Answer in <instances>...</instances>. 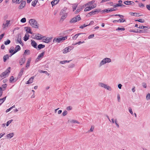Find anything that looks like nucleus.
<instances>
[{"mask_svg":"<svg viewBox=\"0 0 150 150\" xmlns=\"http://www.w3.org/2000/svg\"><path fill=\"white\" fill-rule=\"evenodd\" d=\"M72 109V107L70 106H68L67 108V109L68 110H71Z\"/></svg>","mask_w":150,"mask_h":150,"instance_id":"774afa93","label":"nucleus"},{"mask_svg":"<svg viewBox=\"0 0 150 150\" xmlns=\"http://www.w3.org/2000/svg\"><path fill=\"white\" fill-rule=\"evenodd\" d=\"M25 61V58H21L19 61V63L20 65H21L23 64Z\"/></svg>","mask_w":150,"mask_h":150,"instance_id":"4468645a","label":"nucleus"},{"mask_svg":"<svg viewBox=\"0 0 150 150\" xmlns=\"http://www.w3.org/2000/svg\"><path fill=\"white\" fill-rule=\"evenodd\" d=\"M9 57V55L8 54H6L4 55L3 57L4 61V62H5L6 60L8 59Z\"/></svg>","mask_w":150,"mask_h":150,"instance_id":"2f4dec72","label":"nucleus"},{"mask_svg":"<svg viewBox=\"0 0 150 150\" xmlns=\"http://www.w3.org/2000/svg\"><path fill=\"white\" fill-rule=\"evenodd\" d=\"M60 15L61 16H67V13L66 12L65 10H62L60 13Z\"/></svg>","mask_w":150,"mask_h":150,"instance_id":"dca6fc26","label":"nucleus"},{"mask_svg":"<svg viewBox=\"0 0 150 150\" xmlns=\"http://www.w3.org/2000/svg\"><path fill=\"white\" fill-rule=\"evenodd\" d=\"M43 42L48 43H49L52 40V38L47 37L46 38L45 36L43 37Z\"/></svg>","mask_w":150,"mask_h":150,"instance_id":"423d86ee","label":"nucleus"},{"mask_svg":"<svg viewBox=\"0 0 150 150\" xmlns=\"http://www.w3.org/2000/svg\"><path fill=\"white\" fill-rule=\"evenodd\" d=\"M87 26H88V25H86V24H84L83 25H82L81 26H80L79 28H81V29H83L84 28Z\"/></svg>","mask_w":150,"mask_h":150,"instance_id":"864d4df0","label":"nucleus"},{"mask_svg":"<svg viewBox=\"0 0 150 150\" xmlns=\"http://www.w3.org/2000/svg\"><path fill=\"white\" fill-rule=\"evenodd\" d=\"M67 36H65V37L61 38H54L53 40V42H60L64 40L67 39Z\"/></svg>","mask_w":150,"mask_h":150,"instance_id":"39448f33","label":"nucleus"},{"mask_svg":"<svg viewBox=\"0 0 150 150\" xmlns=\"http://www.w3.org/2000/svg\"><path fill=\"white\" fill-rule=\"evenodd\" d=\"M105 64V62L104 59H103L100 62L99 64V67H100L102 65H104Z\"/></svg>","mask_w":150,"mask_h":150,"instance_id":"7c9ffc66","label":"nucleus"},{"mask_svg":"<svg viewBox=\"0 0 150 150\" xmlns=\"http://www.w3.org/2000/svg\"><path fill=\"white\" fill-rule=\"evenodd\" d=\"M11 69L10 67L8 68L6 70L2 73L0 75V80H1L4 78L8 76L10 72V69Z\"/></svg>","mask_w":150,"mask_h":150,"instance_id":"f257e3e1","label":"nucleus"},{"mask_svg":"<svg viewBox=\"0 0 150 150\" xmlns=\"http://www.w3.org/2000/svg\"><path fill=\"white\" fill-rule=\"evenodd\" d=\"M14 135V133H11L8 134L6 136V137L7 138H11L13 137Z\"/></svg>","mask_w":150,"mask_h":150,"instance_id":"5701e85b","label":"nucleus"},{"mask_svg":"<svg viewBox=\"0 0 150 150\" xmlns=\"http://www.w3.org/2000/svg\"><path fill=\"white\" fill-rule=\"evenodd\" d=\"M14 48L13 47H11L9 50V52L10 53H13L14 52Z\"/></svg>","mask_w":150,"mask_h":150,"instance_id":"49530a36","label":"nucleus"},{"mask_svg":"<svg viewBox=\"0 0 150 150\" xmlns=\"http://www.w3.org/2000/svg\"><path fill=\"white\" fill-rule=\"evenodd\" d=\"M31 45L34 48H37V44L34 40H31Z\"/></svg>","mask_w":150,"mask_h":150,"instance_id":"f3484780","label":"nucleus"},{"mask_svg":"<svg viewBox=\"0 0 150 150\" xmlns=\"http://www.w3.org/2000/svg\"><path fill=\"white\" fill-rule=\"evenodd\" d=\"M139 6L140 7H144V5L142 3H139Z\"/></svg>","mask_w":150,"mask_h":150,"instance_id":"69168bd1","label":"nucleus"},{"mask_svg":"<svg viewBox=\"0 0 150 150\" xmlns=\"http://www.w3.org/2000/svg\"><path fill=\"white\" fill-rule=\"evenodd\" d=\"M38 0H34L32 2V5L34 7H35L36 5V4L38 2Z\"/></svg>","mask_w":150,"mask_h":150,"instance_id":"c756f323","label":"nucleus"},{"mask_svg":"<svg viewBox=\"0 0 150 150\" xmlns=\"http://www.w3.org/2000/svg\"><path fill=\"white\" fill-rule=\"evenodd\" d=\"M13 121V120H11L8 121L6 124V126H8Z\"/></svg>","mask_w":150,"mask_h":150,"instance_id":"8fccbe9b","label":"nucleus"},{"mask_svg":"<svg viewBox=\"0 0 150 150\" xmlns=\"http://www.w3.org/2000/svg\"><path fill=\"white\" fill-rule=\"evenodd\" d=\"M29 35L28 34H26L25 36L24 37V40L25 41H26L29 39Z\"/></svg>","mask_w":150,"mask_h":150,"instance_id":"cd10ccee","label":"nucleus"},{"mask_svg":"<svg viewBox=\"0 0 150 150\" xmlns=\"http://www.w3.org/2000/svg\"><path fill=\"white\" fill-rule=\"evenodd\" d=\"M26 19L25 18H23L21 19V21L22 23H24L26 22Z\"/></svg>","mask_w":150,"mask_h":150,"instance_id":"3c124183","label":"nucleus"},{"mask_svg":"<svg viewBox=\"0 0 150 150\" xmlns=\"http://www.w3.org/2000/svg\"><path fill=\"white\" fill-rule=\"evenodd\" d=\"M67 111L66 110H65L63 112L62 115L63 116H65L67 115Z\"/></svg>","mask_w":150,"mask_h":150,"instance_id":"4d7b16f0","label":"nucleus"},{"mask_svg":"<svg viewBox=\"0 0 150 150\" xmlns=\"http://www.w3.org/2000/svg\"><path fill=\"white\" fill-rule=\"evenodd\" d=\"M112 122V123L114 124L115 123V122H117V119H115L114 118H112L111 119Z\"/></svg>","mask_w":150,"mask_h":150,"instance_id":"603ef678","label":"nucleus"},{"mask_svg":"<svg viewBox=\"0 0 150 150\" xmlns=\"http://www.w3.org/2000/svg\"><path fill=\"white\" fill-rule=\"evenodd\" d=\"M124 3L127 5H132L134 4V2L132 1H124Z\"/></svg>","mask_w":150,"mask_h":150,"instance_id":"9b49d317","label":"nucleus"},{"mask_svg":"<svg viewBox=\"0 0 150 150\" xmlns=\"http://www.w3.org/2000/svg\"><path fill=\"white\" fill-rule=\"evenodd\" d=\"M30 61H31V59L30 58H29L26 64V67L27 68H28V67H29V66H30Z\"/></svg>","mask_w":150,"mask_h":150,"instance_id":"bb28decb","label":"nucleus"},{"mask_svg":"<svg viewBox=\"0 0 150 150\" xmlns=\"http://www.w3.org/2000/svg\"><path fill=\"white\" fill-rule=\"evenodd\" d=\"M59 1V0H53L51 2V4L52 6H53L57 4Z\"/></svg>","mask_w":150,"mask_h":150,"instance_id":"393cba45","label":"nucleus"},{"mask_svg":"<svg viewBox=\"0 0 150 150\" xmlns=\"http://www.w3.org/2000/svg\"><path fill=\"white\" fill-rule=\"evenodd\" d=\"M81 19L80 16L78 15L71 19L69 21V23H74L79 21Z\"/></svg>","mask_w":150,"mask_h":150,"instance_id":"20e7f679","label":"nucleus"},{"mask_svg":"<svg viewBox=\"0 0 150 150\" xmlns=\"http://www.w3.org/2000/svg\"><path fill=\"white\" fill-rule=\"evenodd\" d=\"M98 86L99 87L104 88L109 91H111L112 89L110 86L102 82L99 83H98Z\"/></svg>","mask_w":150,"mask_h":150,"instance_id":"7ed1b4c3","label":"nucleus"},{"mask_svg":"<svg viewBox=\"0 0 150 150\" xmlns=\"http://www.w3.org/2000/svg\"><path fill=\"white\" fill-rule=\"evenodd\" d=\"M17 42H16V43H19L22 45H23V43L21 41V36H18L17 39Z\"/></svg>","mask_w":150,"mask_h":150,"instance_id":"aec40b11","label":"nucleus"},{"mask_svg":"<svg viewBox=\"0 0 150 150\" xmlns=\"http://www.w3.org/2000/svg\"><path fill=\"white\" fill-rule=\"evenodd\" d=\"M25 29L26 31L30 34H32L33 33L31 31V30L30 27H25Z\"/></svg>","mask_w":150,"mask_h":150,"instance_id":"2eb2a0df","label":"nucleus"},{"mask_svg":"<svg viewBox=\"0 0 150 150\" xmlns=\"http://www.w3.org/2000/svg\"><path fill=\"white\" fill-rule=\"evenodd\" d=\"M34 76H33L29 79V80L26 82V84H30L33 83V80L34 79Z\"/></svg>","mask_w":150,"mask_h":150,"instance_id":"f8f14e48","label":"nucleus"},{"mask_svg":"<svg viewBox=\"0 0 150 150\" xmlns=\"http://www.w3.org/2000/svg\"><path fill=\"white\" fill-rule=\"evenodd\" d=\"M131 16H133L136 17L140 16L139 13L131 12L129 13Z\"/></svg>","mask_w":150,"mask_h":150,"instance_id":"412c9836","label":"nucleus"},{"mask_svg":"<svg viewBox=\"0 0 150 150\" xmlns=\"http://www.w3.org/2000/svg\"><path fill=\"white\" fill-rule=\"evenodd\" d=\"M45 47V45H43L42 44H40L38 46V47L39 50H40L42 48H44Z\"/></svg>","mask_w":150,"mask_h":150,"instance_id":"72a5a7b5","label":"nucleus"},{"mask_svg":"<svg viewBox=\"0 0 150 150\" xmlns=\"http://www.w3.org/2000/svg\"><path fill=\"white\" fill-rule=\"evenodd\" d=\"M105 61V64L107 63H110L111 62V59L109 58H105L103 59Z\"/></svg>","mask_w":150,"mask_h":150,"instance_id":"b1692460","label":"nucleus"},{"mask_svg":"<svg viewBox=\"0 0 150 150\" xmlns=\"http://www.w3.org/2000/svg\"><path fill=\"white\" fill-rule=\"evenodd\" d=\"M6 97H5L2 98L0 99V105L3 103L5 100Z\"/></svg>","mask_w":150,"mask_h":150,"instance_id":"c9c22d12","label":"nucleus"},{"mask_svg":"<svg viewBox=\"0 0 150 150\" xmlns=\"http://www.w3.org/2000/svg\"><path fill=\"white\" fill-rule=\"evenodd\" d=\"M2 88L0 87V97L1 96L2 94Z\"/></svg>","mask_w":150,"mask_h":150,"instance_id":"0e129e2a","label":"nucleus"},{"mask_svg":"<svg viewBox=\"0 0 150 150\" xmlns=\"http://www.w3.org/2000/svg\"><path fill=\"white\" fill-rule=\"evenodd\" d=\"M12 2L13 3H16L17 4H20L19 0H12Z\"/></svg>","mask_w":150,"mask_h":150,"instance_id":"bf43d9fd","label":"nucleus"},{"mask_svg":"<svg viewBox=\"0 0 150 150\" xmlns=\"http://www.w3.org/2000/svg\"><path fill=\"white\" fill-rule=\"evenodd\" d=\"M95 2V1L94 0H92L89 2L87 3L86 4L83 6L85 7L87 5H91L93 4Z\"/></svg>","mask_w":150,"mask_h":150,"instance_id":"4be33fe9","label":"nucleus"},{"mask_svg":"<svg viewBox=\"0 0 150 150\" xmlns=\"http://www.w3.org/2000/svg\"><path fill=\"white\" fill-rule=\"evenodd\" d=\"M103 11L104 12H106L107 13H108L109 12H111V11H110V8L105 9V10H103Z\"/></svg>","mask_w":150,"mask_h":150,"instance_id":"5fc2aeb1","label":"nucleus"},{"mask_svg":"<svg viewBox=\"0 0 150 150\" xmlns=\"http://www.w3.org/2000/svg\"><path fill=\"white\" fill-rule=\"evenodd\" d=\"M125 21V20L124 18H122L118 20H114L113 21V22L114 23H115L116 22L121 23Z\"/></svg>","mask_w":150,"mask_h":150,"instance_id":"6ab92c4d","label":"nucleus"},{"mask_svg":"<svg viewBox=\"0 0 150 150\" xmlns=\"http://www.w3.org/2000/svg\"><path fill=\"white\" fill-rule=\"evenodd\" d=\"M74 66H75L74 64H72L69 65V67L72 68L74 67Z\"/></svg>","mask_w":150,"mask_h":150,"instance_id":"338daca9","label":"nucleus"},{"mask_svg":"<svg viewBox=\"0 0 150 150\" xmlns=\"http://www.w3.org/2000/svg\"><path fill=\"white\" fill-rule=\"evenodd\" d=\"M11 42V41L9 40L8 39L6 41L4 42V44L6 45L9 44Z\"/></svg>","mask_w":150,"mask_h":150,"instance_id":"a19ab883","label":"nucleus"},{"mask_svg":"<svg viewBox=\"0 0 150 150\" xmlns=\"http://www.w3.org/2000/svg\"><path fill=\"white\" fill-rule=\"evenodd\" d=\"M84 42H85L84 41L81 42V41H79V42H78L76 43H75V45H76V44H78V45H80L81 43H84Z\"/></svg>","mask_w":150,"mask_h":150,"instance_id":"680f3d73","label":"nucleus"},{"mask_svg":"<svg viewBox=\"0 0 150 150\" xmlns=\"http://www.w3.org/2000/svg\"><path fill=\"white\" fill-rule=\"evenodd\" d=\"M70 122L73 123H77L78 124H79L80 123L77 121L74 120H71Z\"/></svg>","mask_w":150,"mask_h":150,"instance_id":"e433bc0d","label":"nucleus"},{"mask_svg":"<svg viewBox=\"0 0 150 150\" xmlns=\"http://www.w3.org/2000/svg\"><path fill=\"white\" fill-rule=\"evenodd\" d=\"M35 39L38 40H40L43 38V37L41 34H37L35 35Z\"/></svg>","mask_w":150,"mask_h":150,"instance_id":"ddd939ff","label":"nucleus"},{"mask_svg":"<svg viewBox=\"0 0 150 150\" xmlns=\"http://www.w3.org/2000/svg\"><path fill=\"white\" fill-rule=\"evenodd\" d=\"M21 47L19 45H17L15 48V50L13 53L11 54V56L16 53L17 52L21 50Z\"/></svg>","mask_w":150,"mask_h":150,"instance_id":"1a4fd4ad","label":"nucleus"},{"mask_svg":"<svg viewBox=\"0 0 150 150\" xmlns=\"http://www.w3.org/2000/svg\"><path fill=\"white\" fill-rule=\"evenodd\" d=\"M83 7H84L83 6H81L80 8H78L76 10V11H75V13L76 14L77 13L79 12L80 11Z\"/></svg>","mask_w":150,"mask_h":150,"instance_id":"c85d7f7f","label":"nucleus"},{"mask_svg":"<svg viewBox=\"0 0 150 150\" xmlns=\"http://www.w3.org/2000/svg\"><path fill=\"white\" fill-rule=\"evenodd\" d=\"M129 112L132 115H133V112L132 111V109L131 108H129Z\"/></svg>","mask_w":150,"mask_h":150,"instance_id":"052dcab7","label":"nucleus"},{"mask_svg":"<svg viewBox=\"0 0 150 150\" xmlns=\"http://www.w3.org/2000/svg\"><path fill=\"white\" fill-rule=\"evenodd\" d=\"M14 79H14L13 76H11L10 77V79H9L10 82V83L12 82L13 81H14Z\"/></svg>","mask_w":150,"mask_h":150,"instance_id":"58836bf2","label":"nucleus"},{"mask_svg":"<svg viewBox=\"0 0 150 150\" xmlns=\"http://www.w3.org/2000/svg\"><path fill=\"white\" fill-rule=\"evenodd\" d=\"M21 3L20 4L19 6L18 7L19 9H23L25 6L26 4V1H24L23 2H21Z\"/></svg>","mask_w":150,"mask_h":150,"instance_id":"9d476101","label":"nucleus"},{"mask_svg":"<svg viewBox=\"0 0 150 150\" xmlns=\"http://www.w3.org/2000/svg\"><path fill=\"white\" fill-rule=\"evenodd\" d=\"M125 30V28H118L116 29V31H119V30H121V31H123Z\"/></svg>","mask_w":150,"mask_h":150,"instance_id":"a18cd8bd","label":"nucleus"},{"mask_svg":"<svg viewBox=\"0 0 150 150\" xmlns=\"http://www.w3.org/2000/svg\"><path fill=\"white\" fill-rule=\"evenodd\" d=\"M71 60H64L63 61H61L60 63L62 64H64L66 63H69L70 62Z\"/></svg>","mask_w":150,"mask_h":150,"instance_id":"f704fd0d","label":"nucleus"},{"mask_svg":"<svg viewBox=\"0 0 150 150\" xmlns=\"http://www.w3.org/2000/svg\"><path fill=\"white\" fill-rule=\"evenodd\" d=\"M15 105H13V106L11 107L9 109H7L6 110V112H8L10 110H11L13 108H15Z\"/></svg>","mask_w":150,"mask_h":150,"instance_id":"37998d69","label":"nucleus"},{"mask_svg":"<svg viewBox=\"0 0 150 150\" xmlns=\"http://www.w3.org/2000/svg\"><path fill=\"white\" fill-rule=\"evenodd\" d=\"M136 21H138L141 23H144V20L142 19H139L135 20Z\"/></svg>","mask_w":150,"mask_h":150,"instance_id":"09e8293b","label":"nucleus"},{"mask_svg":"<svg viewBox=\"0 0 150 150\" xmlns=\"http://www.w3.org/2000/svg\"><path fill=\"white\" fill-rule=\"evenodd\" d=\"M10 21L6 20V21L4 22L2 25V27L3 28H5L6 27H8L10 24Z\"/></svg>","mask_w":150,"mask_h":150,"instance_id":"0eeeda50","label":"nucleus"},{"mask_svg":"<svg viewBox=\"0 0 150 150\" xmlns=\"http://www.w3.org/2000/svg\"><path fill=\"white\" fill-rule=\"evenodd\" d=\"M117 98L118 101L119 102H120V95L119 94H118L117 95Z\"/></svg>","mask_w":150,"mask_h":150,"instance_id":"e2e57ef3","label":"nucleus"},{"mask_svg":"<svg viewBox=\"0 0 150 150\" xmlns=\"http://www.w3.org/2000/svg\"><path fill=\"white\" fill-rule=\"evenodd\" d=\"M73 48V47L69 46L66 47L63 50L64 53H66L67 52H70Z\"/></svg>","mask_w":150,"mask_h":150,"instance_id":"6e6552de","label":"nucleus"},{"mask_svg":"<svg viewBox=\"0 0 150 150\" xmlns=\"http://www.w3.org/2000/svg\"><path fill=\"white\" fill-rule=\"evenodd\" d=\"M94 15V14L93 13V11H92L90 12L89 13H88L87 14V16H88V17H90V16H92V15Z\"/></svg>","mask_w":150,"mask_h":150,"instance_id":"c03bdc74","label":"nucleus"},{"mask_svg":"<svg viewBox=\"0 0 150 150\" xmlns=\"http://www.w3.org/2000/svg\"><path fill=\"white\" fill-rule=\"evenodd\" d=\"M29 23L32 27L36 28H38L39 25L38 24L36 21L35 19H30L29 21Z\"/></svg>","mask_w":150,"mask_h":150,"instance_id":"f03ea898","label":"nucleus"},{"mask_svg":"<svg viewBox=\"0 0 150 150\" xmlns=\"http://www.w3.org/2000/svg\"><path fill=\"white\" fill-rule=\"evenodd\" d=\"M45 54V52H42L37 57V58L36 59V60L38 61L39 60V59L40 58H42V57Z\"/></svg>","mask_w":150,"mask_h":150,"instance_id":"a211bd4d","label":"nucleus"},{"mask_svg":"<svg viewBox=\"0 0 150 150\" xmlns=\"http://www.w3.org/2000/svg\"><path fill=\"white\" fill-rule=\"evenodd\" d=\"M146 99L147 100L150 99V93H148L146 96Z\"/></svg>","mask_w":150,"mask_h":150,"instance_id":"6e6d98bb","label":"nucleus"},{"mask_svg":"<svg viewBox=\"0 0 150 150\" xmlns=\"http://www.w3.org/2000/svg\"><path fill=\"white\" fill-rule=\"evenodd\" d=\"M94 126H92L90 130L88 131V132H93V131L94 129Z\"/></svg>","mask_w":150,"mask_h":150,"instance_id":"de8ad7c7","label":"nucleus"},{"mask_svg":"<svg viewBox=\"0 0 150 150\" xmlns=\"http://www.w3.org/2000/svg\"><path fill=\"white\" fill-rule=\"evenodd\" d=\"M83 33H79L73 36L72 37L73 40H75L80 35L83 34Z\"/></svg>","mask_w":150,"mask_h":150,"instance_id":"a878e982","label":"nucleus"},{"mask_svg":"<svg viewBox=\"0 0 150 150\" xmlns=\"http://www.w3.org/2000/svg\"><path fill=\"white\" fill-rule=\"evenodd\" d=\"M67 16H62L61 18L60 19V21H63L64 19L66 18Z\"/></svg>","mask_w":150,"mask_h":150,"instance_id":"ea45409f","label":"nucleus"},{"mask_svg":"<svg viewBox=\"0 0 150 150\" xmlns=\"http://www.w3.org/2000/svg\"><path fill=\"white\" fill-rule=\"evenodd\" d=\"M94 37V34H91L89 35L88 37V39H90L93 38Z\"/></svg>","mask_w":150,"mask_h":150,"instance_id":"13d9d810","label":"nucleus"},{"mask_svg":"<svg viewBox=\"0 0 150 150\" xmlns=\"http://www.w3.org/2000/svg\"><path fill=\"white\" fill-rule=\"evenodd\" d=\"M78 6V4L76 3L73 4L72 5V8H73V11H74L76 9V7H77Z\"/></svg>","mask_w":150,"mask_h":150,"instance_id":"473e14b6","label":"nucleus"},{"mask_svg":"<svg viewBox=\"0 0 150 150\" xmlns=\"http://www.w3.org/2000/svg\"><path fill=\"white\" fill-rule=\"evenodd\" d=\"M101 11V10L99 9H95V10L94 11H93V13L94 15L96 14V13H98L99 12H100Z\"/></svg>","mask_w":150,"mask_h":150,"instance_id":"4c0bfd02","label":"nucleus"},{"mask_svg":"<svg viewBox=\"0 0 150 150\" xmlns=\"http://www.w3.org/2000/svg\"><path fill=\"white\" fill-rule=\"evenodd\" d=\"M30 50H26L25 51L24 53L25 54H27L28 55H29L30 54Z\"/></svg>","mask_w":150,"mask_h":150,"instance_id":"79ce46f5","label":"nucleus"}]
</instances>
